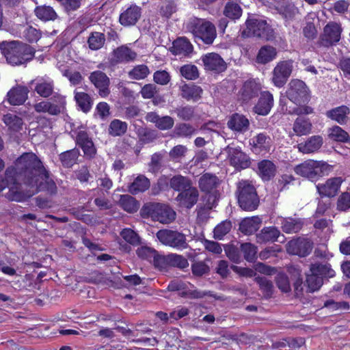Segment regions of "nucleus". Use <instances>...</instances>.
Segmentation results:
<instances>
[{
  "label": "nucleus",
  "instance_id": "52",
  "mask_svg": "<svg viewBox=\"0 0 350 350\" xmlns=\"http://www.w3.org/2000/svg\"><path fill=\"white\" fill-rule=\"evenodd\" d=\"M276 170L275 164L270 160L264 159L257 164V172L259 175H275Z\"/></svg>",
  "mask_w": 350,
  "mask_h": 350
},
{
  "label": "nucleus",
  "instance_id": "21",
  "mask_svg": "<svg viewBox=\"0 0 350 350\" xmlns=\"http://www.w3.org/2000/svg\"><path fill=\"white\" fill-rule=\"evenodd\" d=\"M29 89L24 85H16L7 93V99L11 105H23L28 98Z\"/></svg>",
  "mask_w": 350,
  "mask_h": 350
},
{
  "label": "nucleus",
  "instance_id": "58",
  "mask_svg": "<svg viewBox=\"0 0 350 350\" xmlns=\"http://www.w3.org/2000/svg\"><path fill=\"white\" fill-rule=\"evenodd\" d=\"M256 280L263 293L264 297L267 299L271 297L273 291V286L271 281L269 280L265 277H257L256 278Z\"/></svg>",
  "mask_w": 350,
  "mask_h": 350
},
{
  "label": "nucleus",
  "instance_id": "47",
  "mask_svg": "<svg viewBox=\"0 0 350 350\" xmlns=\"http://www.w3.org/2000/svg\"><path fill=\"white\" fill-rule=\"evenodd\" d=\"M3 121L10 131H18L22 129L23 124L21 118L12 113H7L3 116Z\"/></svg>",
  "mask_w": 350,
  "mask_h": 350
},
{
  "label": "nucleus",
  "instance_id": "54",
  "mask_svg": "<svg viewBox=\"0 0 350 350\" xmlns=\"http://www.w3.org/2000/svg\"><path fill=\"white\" fill-rule=\"evenodd\" d=\"M302 227L301 221L298 219L288 218L283 219L282 229L286 233H296Z\"/></svg>",
  "mask_w": 350,
  "mask_h": 350
},
{
  "label": "nucleus",
  "instance_id": "4",
  "mask_svg": "<svg viewBox=\"0 0 350 350\" xmlns=\"http://www.w3.org/2000/svg\"><path fill=\"white\" fill-rule=\"evenodd\" d=\"M143 218H151L162 224H170L176 218V212L167 204L159 202H147L140 210Z\"/></svg>",
  "mask_w": 350,
  "mask_h": 350
},
{
  "label": "nucleus",
  "instance_id": "37",
  "mask_svg": "<svg viewBox=\"0 0 350 350\" xmlns=\"http://www.w3.org/2000/svg\"><path fill=\"white\" fill-rule=\"evenodd\" d=\"M57 67L61 71L62 75L68 79L71 85L77 86L82 84L83 78L79 72L71 71L67 69V67L59 61L57 63Z\"/></svg>",
  "mask_w": 350,
  "mask_h": 350
},
{
  "label": "nucleus",
  "instance_id": "50",
  "mask_svg": "<svg viewBox=\"0 0 350 350\" xmlns=\"http://www.w3.org/2000/svg\"><path fill=\"white\" fill-rule=\"evenodd\" d=\"M79 155V150L74 148L62 152L59 155V159L64 167H70L76 163Z\"/></svg>",
  "mask_w": 350,
  "mask_h": 350
},
{
  "label": "nucleus",
  "instance_id": "13",
  "mask_svg": "<svg viewBox=\"0 0 350 350\" xmlns=\"http://www.w3.org/2000/svg\"><path fill=\"white\" fill-rule=\"evenodd\" d=\"M342 29L339 23L329 22L323 28V32L320 37V44L329 47L340 40Z\"/></svg>",
  "mask_w": 350,
  "mask_h": 350
},
{
  "label": "nucleus",
  "instance_id": "38",
  "mask_svg": "<svg viewBox=\"0 0 350 350\" xmlns=\"http://www.w3.org/2000/svg\"><path fill=\"white\" fill-rule=\"evenodd\" d=\"M54 88L53 81L51 79H38L34 88L35 92L43 98H47L53 94Z\"/></svg>",
  "mask_w": 350,
  "mask_h": 350
},
{
  "label": "nucleus",
  "instance_id": "29",
  "mask_svg": "<svg viewBox=\"0 0 350 350\" xmlns=\"http://www.w3.org/2000/svg\"><path fill=\"white\" fill-rule=\"evenodd\" d=\"M167 152L164 150L154 153L148 163V172L152 174H158L165 166V161Z\"/></svg>",
  "mask_w": 350,
  "mask_h": 350
},
{
  "label": "nucleus",
  "instance_id": "20",
  "mask_svg": "<svg viewBox=\"0 0 350 350\" xmlns=\"http://www.w3.org/2000/svg\"><path fill=\"white\" fill-rule=\"evenodd\" d=\"M342 181L340 176H334L328 179L325 184L317 185L316 187L320 196L334 197L337 194Z\"/></svg>",
  "mask_w": 350,
  "mask_h": 350
},
{
  "label": "nucleus",
  "instance_id": "18",
  "mask_svg": "<svg viewBox=\"0 0 350 350\" xmlns=\"http://www.w3.org/2000/svg\"><path fill=\"white\" fill-rule=\"evenodd\" d=\"M198 198V190L196 187H189L187 189L180 192L176 200L180 207L190 209L197 203Z\"/></svg>",
  "mask_w": 350,
  "mask_h": 350
},
{
  "label": "nucleus",
  "instance_id": "25",
  "mask_svg": "<svg viewBox=\"0 0 350 350\" xmlns=\"http://www.w3.org/2000/svg\"><path fill=\"white\" fill-rule=\"evenodd\" d=\"M193 50V47L190 41L185 37H180L173 42L171 52L175 55L189 57Z\"/></svg>",
  "mask_w": 350,
  "mask_h": 350
},
{
  "label": "nucleus",
  "instance_id": "14",
  "mask_svg": "<svg viewBox=\"0 0 350 350\" xmlns=\"http://www.w3.org/2000/svg\"><path fill=\"white\" fill-rule=\"evenodd\" d=\"M312 242L306 238H297L290 241L287 244V252L301 257L308 256L312 249Z\"/></svg>",
  "mask_w": 350,
  "mask_h": 350
},
{
  "label": "nucleus",
  "instance_id": "41",
  "mask_svg": "<svg viewBox=\"0 0 350 350\" xmlns=\"http://www.w3.org/2000/svg\"><path fill=\"white\" fill-rule=\"evenodd\" d=\"M277 56L276 49L269 45L262 46L257 54L256 62L265 64L273 60Z\"/></svg>",
  "mask_w": 350,
  "mask_h": 350
},
{
  "label": "nucleus",
  "instance_id": "35",
  "mask_svg": "<svg viewBox=\"0 0 350 350\" xmlns=\"http://www.w3.org/2000/svg\"><path fill=\"white\" fill-rule=\"evenodd\" d=\"M20 177L21 176H0V192L8 187L9 191L5 196L10 201H13L8 198V195L11 193L12 189L14 191H23V183H18V179L17 178Z\"/></svg>",
  "mask_w": 350,
  "mask_h": 350
},
{
  "label": "nucleus",
  "instance_id": "16",
  "mask_svg": "<svg viewBox=\"0 0 350 350\" xmlns=\"http://www.w3.org/2000/svg\"><path fill=\"white\" fill-rule=\"evenodd\" d=\"M204 69L215 72H221L226 69V64L221 57L215 53H208L202 56Z\"/></svg>",
  "mask_w": 350,
  "mask_h": 350
},
{
  "label": "nucleus",
  "instance_id": "2",
  "mask_svg": "<svg viewBox=\"0 0 350 350\" xmlns=\"http://www.w3.org/2000/svg\"><path fill=\"white\" fill-rule=\"evenodd\" d=\"M4 175H49L41 160L33 152H25L13 165L7 167Z\"/></svg>",
  "mask_w": 350,
  "mask_h": 350
},
{
  "label": "nucleus",
  "instance_id": "1",
  "mask_svg": "<svg viewBox=\"0 0 350 350\" xmlns=\"http://www.w3.org/2000/svg\"><path fill=\"white\" fill-rule=\"evenodd\" d=\"M23 191H14L13 189L8 198L16 202H24L41 191L55 194L57 187L51 176H23Z\"/></svg>",
  "mask_w": 350,
  "mask_h": 350
},
{
  "label": "nucleus",
  "instance_id": "6",
  "mask_svg": "<svg viewBox=\"0 0 350 350\" xmlns=\"http://www.w3.org/2000/svg\"><path fill=\"white\" fill-rule=\"evenodd\" d=\"M238 203L245 211H254L259 204V197L254 186L245 180L239 183L237 190Z\"/></svg>",
  "mask_w": 350,
  "mask_h": 350
},
{
  "label": "nucleus",
  "instance_id": "49",
  "mask_svg": "<svg viewBox=\"0 0 350 350\" xmlns=\"http://www.w3.org/2000/svg\"><path fill=\"white\" fill-rule=\"evenodd\" d=\"M328 137L330 139L339 142H347L349 140L348 133L339 126H334L329 128L328 129Z\"/></svg>",
  "mask_w": 350,
  "mask_h": 350
},
{
  "label": "nucleus",
  "instance_id": "19",
  "mask_svg": "<svg viewBox=\"0 0 350 350\" xmlns=\"http://www.w3.org/2000/svg\"><path fill=\"white\" fill-rule=\"evenodd\" d=\"M90 81L98 90L99 95L101 97H106L109 94V78L105 73L100 70L92 72L90 75Z\"/></svg>",
  "mask_w": 350,
  "mask_h": 350
},
{
  "label": "nucleus",
  "instance_id": "53",
  "mask_svg": "<svg viewBox=\"0 0 350 350\" xmlns=\"http://www.w3.org/2000/svg\"><path fill=\"white\" fill-rule=\"evenodd\" d=\"M224 13L231 19H238L242 14V9L238 3L231 1L226 3Z\"/></svg>",
  "mask_w": 350,
  "mask_h": 350
},
{
  "label": "nucleus",
  "instance_id": "42",
  "mask_svg": "<svg viewBox=\"0 0 350 350\" xmlns=\"http://www.w3.org/2000/svg\"><path fill=\"white\" fill-rule=\"evenodd\" d=\"M36 16L43 21H54L57 18V14L54 9L49 5H39L35 9Z\"/></svg>",
  "mask_w": 350,
  "mask_h": 350
},
{
  "label": "nucleus",
  "instance_id": "30",
  "mask_svg": "<svg viewBox=\"0 0 350 350\" xmlns=\"http://www.w3.org/2000/svg\"><path fill=\"white\" fill-rule=\"evenodd\" d=\"M310 271L323 278L335 276V271L332 269L331 265L327 261H317L312 263Z\"/></svg>",
  "mask_w": 350,
  "mask_h": 350
},
{
  "label": "nucleus",
  "instance_id": "40",
  "mask_svg": "<svg viewBox=\"0 0 350 350\" xmlns=\"http://www.w3.org/2000/svg\"><path fill=\"white\" fill-rule=\"evenodd\" d=\"M260 224V219L258 217L245 218L239 225V230L245 234L249 235L256 232Z\"/></svg>",
  "mask_w": 350,
  "mask_h": 350
},
{
  "label": "nucleus",
  "instance_id": "63",
  "mask_svg": "<svg viewBox=\"0 0 350 350\" xmlns=\"http://www.w3.org/2000/svg\"><path fill=\"white\" fill-rule=\"evenodd\" d=\"M231 227L230 221H224L221 222L214 228L213 232L215 237L219 240L222 239L223 237L230 232Z\"/></svg>",
  "mask_w": 350,
  "mask_h": 350
},
{
  "label": "nucleus",
  "instance_id": "43",
  "mask_svg": "<svg viewBox=\"0 0 350 350\" xmlns=\"http://www.w3.org/2000/svg\"><path fill=\"white\" fill-rule=\"evenodd\" d=\"M312 128V124L308 118L298 117L293 124V131L298 136L308 134Z\"/></svg>",
  "mask_w": 350,
  "mask_h": 350
},
{
  "label": "nucleus",
  "instance_id": "10",
  "mask_svg": "<svg viewBox=\"0 0 350 350\" xmlns=\"http://www.w3.org/2000/svg\"><path fill=\"white\" fill-rule=\"evenodd\" d=\"M333 167L325 162L308 160L297 165L294 171L297 175H319L329 174Z\"/></svg>",
  "mask_w": 350,
  "mask_h": 350
},
{
  "label": "nucleus",
  "instance_id": "44",
  "mask_svg": "<svg viewBox=\"0 0 350 350\" xmlns=\"http://www.w3.org/2000/svg\"><path fill=\"white\" fill-rule=\"evenodd\" d=\"M150 187V181L146 176H136L135 180L129 186V191L133 195L144 192Z\"/></svg>",
  "mask_w": 350,
  "mask_h": 350
},
{
  "label": "nucleus",
  "instance_id": "55",
  "mask_svg": "<svg viewBox=\"0 0 350 350\" xmlns=\"http://www.w3.org/2000/svg\"><path fill=\"white\" fill-rule=\"evenodd\" d=\"M150 74L149 68L144 64L137 65L131 70L128 75L130 79L135 80L144 79Z\"/></svg>",
  "mask_w": 350,
  "mask_h": 350
},
{
  "label": "nucleus",
  "instance_id": "22",
  "mask_svg": "<svg viewBox=\"0 0 350 350\" xmlns=\"http://www.w3.org/2000/svg\"><path fill=\"white\" fill-rule=\"evenodd\" d=\"M273 106V96L269 91L260 93L258 103L254 107V113L260 116H267Z\"/></svg>",
  "mask_w": 350,
  "mask_h": 350
},
{
  "label": "nucleus",
  "instance_id": "62",
  "mask_svg": "<svg viewBox=\"0 0 350 350\" xmlns=\"http://www.w3.org/2000/svg\"><path fill=\"white\" fill-rule=\"evenodd\" d=\"M23 37L29 42H36L41 38V32L35 27L28 26L24 29Z\"/></svg>",
  "mask_w": 350,
  "mask_h": 350
},
{
  "label": "nucleus",
  "instance_id": "3",
  "mask_svg": "<svg viewBox=\"0 0 350 350\" xmlns=\"http://www.w3.org/2000/svg\"><path fill=\"white\" fill-rule=\"evenodd\" d=\"M1 53L5 57L7 62L13 66L23 64L33 56L32 49L27 44L13 42H2L0 43Z\"/></svg>",
  "mask_w": 350,
  "mask_h": 350
},
{
  "label": "nucleus",
  "instance_id": "12",
  "mask_svg": "<svg viewBox=\"0 0 350 350\" xmlns=\"http://www.w3.org/2000/svg\"><path fill=\"white\" fill-rule=\"evenodd\" d=\"M293 68L292 60L279 62L273 70L272 83L277 88L283 87L290 77Z\"/></svg>",
  "mask_w": 350,
  "mask_h": 350
},
{
  "label": "nucleus",
  "instance_id": "28",
  "mask_svg": "<svg viewBox=\"0 0 350 350\" xmlns=\"http://www.w3.org/2000/svg\"><path fill=\"white\" fill-rule=\"evenodd\" d=\"M350 109L346 105H341L326 111V116L338 124H345L348 119Z\"/></svg>",
  "mask_w": 350,
  "mask_h": 350
},
{
  "label": "nucleus",
  "instance_id": "11",
  "mask_svg": "<svg viewBox=\"0 0 350 350\" xmlns=\"http://www.w3.org/2000/svg\"><path fill=\"white\" fill-rule=\"evenodd\" d=\"M288 98L296 105L308 102L310 98L309 90L306 83L299 79H295L289 83L286 91Z\"/></svg>",
  "mask_w": 350,
  "mask_h": 350
},
{
  "label": "nucleus",
  "instance_id": "64",
  "mask_svg": "<svg viewBox=\"0 0 350 350\" xmlns=\"http://www.w3.org/2000/svg\"><path fill=\"white\" fill-rule=\"evenodd\" d=\"M187 148L184 145H177L172 148L169 152L170 159L176 162H178L183 158L187 152Z\"/></svg>",
  "mask_w": 350,
  "mask_h": 350
},
{
  "label": "nucleus",
  "instance_id": "24",
  "mask_svg": "<svg viewBox=\"0 0 350 350\" xmlns=\"http://www.w3.org/2000/svg\"><path fill=\"white\" fill-rule=\"evenodd\" d=\"M141 14V8L136 5H131L120 14L119 21L123 26L134 25L139 19Z\"/></svg>",
  "mask_w": 350,
  "mask_h": 350
},
{
  "label": "nucleus",
  "instance_id": "8",
  "mask_svg": "<svg viewBox=\"0 0 350 350\" xmlns=\"http://www.w3.org/2000/svg\"><path fill=\"white\" fill-rule=\"evenodd\" d=\"M66 106V98L59 94H54L51 101L42 100L34 105V109L38 113H47L55 116L62 112Z\"/></svg>",
  "mask_w": 350,
  "mask_h": 350
},
{
  "label": "nucleus",
  "instance_id": "60",
  "mask_svg": "<svg viewBox=\"0 0 350 350\" xmlns=\"http://www.w3.org/2000/svg\"><path fill=\"white\" fill-rule=\"evenodd\" d=\"M306 284L309 292L318 291L323 284V278L315 273H311L306 277Z\"/></svg>",
  "mask_w": 350,
  "mask_h": 350
},
{
  "label": "nucleus",
  "instance_id": "33",
  "mask_svg": "<svg viewBox=\"0 0 350 350\" xmlns=\"http://www.w3.org/2000/svg\"><path fill=\"white\" fill-rule=\"evenodd\" d=\"M253 151L260 154L268 152L271 146V139L269 136L260 133L252 139Z\"/></svg>",
  "mask_w": 350,
  "mask_h": 350
},
{
  "label": "nucleus",
  "instance_id": "27",
  "mask_svg": "<svg viewBox=\"0 0 350 350\" xmlns=\"http://www.w3.org/2000/svg\"><path fill=\"white\" fill-rule=\"evenodd\" d=\"M250 125L248 119L243 115L234 113L229 119L228 122V126L231 130L239 132H245Z\"/></svg>",
  "mask_w": 350,
  "mask_h": 350
},
{
  "label": "nucleus",
  "instance_id": "48",
  "mask_svg": "<svg viewBox=\"0 0 350 350\" xmlns=\"http://www.w3.org/2000/svg\"><path fill=\"white\" fill-rule=\"evenodd\" d=\"M75 99L78 106L83 112L87 113L91 109L92 107V100L88 94L75 91Z\"/></svg>",
  "mask_w": 350,
  "mask_h": 350
},
{
  "label": "nucleus",
  "instance_id": "26",
  "mask_svg": "<svg viewBox=\"0 0 350 350\" xmlns=\"http://www.w3.org/2000/svg\"><path fill=\"white\" fill-rule=\"evenodd\" d=\"M260 90V84L254 80H249L244 83L240 91V98L243 102L247 103L258 96Z\"/></svg>",
  "mask_w": 350,
  "mask_h": 350
},
{
  "label": "nucleus",
  "instance_id": "17",
  "mask_svg": "<svg viewBox=\"0 0 350 350\" xmlns=\"http://www.w3.org/2000/svg\"><path fill=\"white\" fill-rule=\"evenodd\" d=\"M227 151L230 163L236 170L245 169L249 166L250 159L239 147L228 146Z\"/></svg>",
  "mask_w": 350,
  "mask_h": 350
},
{
  "label": "nucleus",
  "instance_id": "7",
  "mask_svg": "<svg viewBox=\"0 0 350 350\" xmlns=\"http://www.w3.org/2000/svg\"><path fill=\"white\" fill-rule=\"evenodd\" d=\"M246 29L243 33L247 36L257 37L265 40L274 38V30L267 21L260 17H251L246 21Z\"/></svg>",
  "mask_w": 350,
  "mask_h": 350
},
{
  "label": "nucleus",
  "instance_id": "23",
  "mask_svg": "<svg viewBox=\"0 0 350 350\" xmlns=\"http://www.w3.org/2000/svg\"><path fill=\"white\" fill-rule=\"evenodd\" d=\"M76 142L81 148L84 155L88 158H92L96 153V150L91 137L86 131L80 130L76 136Z\"/></svg>",
  "mask_w": 350,
  "mask_h": 350
},
{
  "label": "nucleus",
  "instance_id": "31",
  "mask_svg": "<svg viewBox=\"0 0 350 350\" xmlns=\"http://www.w3.org/2000/svg\"><path fill=\"white\" fill-rule=\"evenodd\" d=\"M280 236V230L275 226L263 228L256 236L257 242L265 243L267 242H275Z\"/></svg>",
  "mask_w": 350,
  "mask_h": 350
},
{
  "label": "nucleus",
  "instance_id": "36",
  "mask_svg": "<svg viewBox=\"0 0 350 350\" xmlns=\"http://www.w3.org/2000/svg\"><path fill=\"white\" fill-rule=\"evenodd\" d=\"M181 96L187 100L197 101L201 98L202 89L193 83L184 84L180 87Z\"/></svg>",
  "mask_w": 350,
  "mask_h": 350
},
{
  "label": "nucleus",
  "instance_id": "56",
  "mask_svg": "<svg viewBox=\"0 0 350 350\" xmlns=\"http://www.w3.org/2000/svg\"><path fill=\"white\" fill-rule=\"evenodd\" d=\"M191 181L187 176H172L170 180L171 187L180 192L191 187Z\"/></svg>",
  "mask_w": 350,
  "mask_h": 350
},
{
  "label": "nucleus",
  "instance_id": "9",
  "mask_svg": "<svg viewBox=\"0 0 350 350\" xmlns=\"http://www.w3.org/2000/svg\"><path fill=\"white\" fill-rule=\"evenodd\" d=\"M157 237L163 244L177 250H183L188 247L185 235L177 231L160 230L157 233Z\"/></svg>",
  "mask_w": 350,
  "mask_h": 350
},
{
  "label": "nucleus",
  "instance_id": "61",
  "mask_svg": "<svg viewBox=\"0 0 350 350\" xmlns=\"http://www.w3.org/2000/svg\"><path fill=\"white\" fill-rule=\"evenodd\" d=\"M180 72L181 75L188 80H194L199 76L198 68L191 64L183 66L180 69Z\"/></svg>",
  "mask_w": 350,
  "mask_h": 350
},
{
  "label": "nucleus",
  "instance_id": "5",
  "mask_svg": "<svg viewBox=\"0 0 350 350\" xmlns=\"http://www.w3.org/2000/svg\"><path fill=\"white\" fill-rule=\"evenodd\" d=\"M186 27L196 38L200 39L206 44H212L217 36L215 25L205 19L191 17Z\"/></svg>",
  "mask_w": 350,
  "mask_h": 350
},
{
  "label": "nucleus",
  "instance_id": "46",
  "mask_svg": "<svg viewBox=\"0 0 350 350\" xmlns=\"http://www.w3.org/2000/svg\"><path fill=\"white\" fill-rule=\"evenodd\" d=\"M119 204L125 211L130 213L137 212L139 207V203L129 195L121 196Z\"/></svg>",
  "mask_w": 350,
  "mask_h": 350
},
{
  "label": "nucleus",
  "instance_id": "34",
  "mask_svg": "<svg viewBox=\"0 0 350 350\" xmlns=\"http://www.w3.org/2000/svg\"><path fill=\"white\" fill-rule=\"evenodd\" d=\"M219 185V180L217 176H202L199 180L201 190L207 193H211L214 196L217 194V188Z\"/></svg>",
  "mask_w": 350,
  "mask_h": 350
},
{
  "label": "nucleus",
  "instance_id": "45",
  "mask_svg": "<svg viewBox=\"0 0 350 350\" xmlns=\"http://www.w3.org/2000/svg\"><path fill=\"white\" fill-rule=\"evenodd\" d=\"M197 133V129L187 123H180L176 125L174 129L175 137L191 138Z\"/></svg>",
  "mask_w": 350,
  "mask_h": 350
},
{
  "label": "nucleus",
  "instance_id": "51",
  "mask_svg": "<svg viewBox=\"0 0 350 350\" xmlns=\"http://www.w3.org/2000/svg\"><path fill=\"white\" fill-rule=\"evenodd\" d=\"M105 42V36L100 32H92L88 38V44L89 48L92 51H97L101 49Z\"/></svg>",
  "mask_w": 350,
  "mask_h": 350
},
{
  "label": "nucleus",
  "instance_id": "39",
  "mask_svg": "<svg viewBox=\"0 0 350 350\" xmlns=\"http://www.w3.org/2000/svg\"><path fill=\"white\" fill-rule=\"evenodd\" d=\"M136 57V53L127 46H122L113 51L115 63H123L133 61Z\"/></svg>",
  "mask_w": 350,
  "mask_h": 350
},
{
  "label": "nucleus",
  "instance_id": "15",
  "mask_svg": "<svg viewBox=\"0 0 350 350\" xmlns=\"http://www.w3.org/2000/svg\"><path fill=\"white\" fill-rule=\"evenodd\" d=\"M185 284L181 281L174 280L168 284V289L171 291H182L180 293L182 296L191 298V299H200L205 296L213 297L216 299V296L211 291H201L197 289H185Z\"/></svg>",
  "mask_w": 350,
  "mask_h": 350
},
{
  "label": "nucleus",
  "instance_id": "57",
  "mask_svg": "<svg viewBox=\"0 0 350 350\" xmlns=\"http://www.w3.org/2000/svg\"><path fill=\"white\" fill-rule=\"evenodd\" d=\"M241 250L247 261L252 262L256 260L257 247L254 245L250 243H244L241 245Z\"/></svg>",
  "mask_w": 350,
  "mask_h": 350
},
{
  "label": "nucleus",
  "instance_id": "59",
  "mask_svg": "<svg viewBox=\"0 0 350 350\" xmlns=\"http://www.w3.org/2000/svg\"><path fill=\"white\" fill-rule=\"evenodd\" d=\"M126 130L127 124L120 120H113L111 121L109 128V132L113 136H120L124 134Z\"/></svg>",
  "mask_w": 350,
  "mask_h": 350
},
{
  "label": "nucleus",
  "instance_id": "32",
  "mask_svg": "<svg viewBox=\"0 0 350 350\" xmlns=\"http://www.w3.org/2000/svg\"><path fill=\"white\" fill-rule=\"evenodd\" d=\"M323 137L320 135L310 137L304 143L298 144V149L300 152L308 154L317 151L322 146Z\"/></svg>",
  "mask_w": 350,
  "mask_h": 350
}]
</instances>
